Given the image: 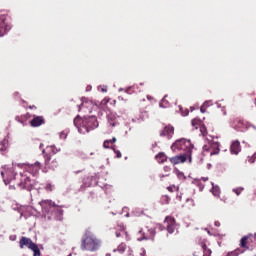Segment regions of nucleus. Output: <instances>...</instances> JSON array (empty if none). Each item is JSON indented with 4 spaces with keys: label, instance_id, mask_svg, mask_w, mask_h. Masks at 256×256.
<instances>
[{
    "label": "nucleus",
    "instance_id": "nucleus-24",
    "mask_svg": "<svg viewBox=\"0 0 256 256\" xmlns=\"http://www.w3.org/2000/svg\"><path fill=\"white\" fill-rule=\"evenodd\" d=\"M247 245V237H243L241 239V247H245Z\"/></svg>",
    "mask_w": 256,
    "mask_h": 256
},
{
    "label": "nucleus",
    "instance_id": "nucleus-12",
    "mask_svg": "<svg viewBox=\"0 0 256 256\" xmlns=\"http://www.w3.org/2000/svg\"><path fill=\"white\" fill-rule=\"evenodd\" d=\"M43 123H45V120L43 119V117L41 116H35L31 122L30 125L32 127H41V125H43Z\"/></svg>",
    "mask_w": 256,
    "mask_h": 256
},
{
    "label": "nucleus",
    "instance_id": "nucleus-7",
    "mask_svg": "<svg viewBox=\"0 0 256 256\" xmlns=\"http://www.w3.org/2000/svg\"><path fill=\"white\" fill-rule=\"evenodd\" d=\"M20 247L23 249L24 247H27L28 249H31L33 251L34 256H41V251L39 250V247L37 244L33 243V241L27 237H22L20 240Z\"/></svg>",
    "mask_w": 256,
    "mask_h": 256
},
{
    "label": "nucleus",
    "instance_id": "nucleus-20",
    "mask_svg": "<svg viewBox=\"0 0 256 256\" xmlns=\"http://www.w3.org/2000/svg\"><path fill=\"white\" fill-rule=\"evenodd\" d=\"M176 175L178 179L183 180L185 179V174L183 172H179V170H176Z\"/></svg>",
    "mask_w": 256,
    "mask_h": 256
},
{
    "label": "nucleus",
    "instance_id": "nucleus-9",
    "mask_svg": "<svg viewBox=\"0 0 256 256\" xmlns=\"http://www.w3.org/2000/svg\"><path fill=\"white\" fill-rule=\"evenodd\" d=\"M164 225L165 227H167L168 233H175V219L171 217H166Z\"/></svg>",
    "mask_w": 256,
    "mask_h": 256
},
{
    "label": "nucleus",
    "instance_id": "nucleus-36",
    "mask_svg": "<svg viewBox=\"0 0 256 256\" xmlns=\"http://www.w3.org/2000/svg\"><path fill=\"white\" fill-rule=\"evenodd\" d=\"M112 143H117V138L113 137L112 138Z\"/></svg>",
    "mask_w": 256,
    "mask_h": 256
},
{
    "label": "nucleus",
    "instance_id": "nucleus-4",
    "mask_svg": "<svg viewBox=\"0 0 256 256\" xmlns=\"http://www.w3.org/2000/svg\"><path fill=\"white\" fill-rule=\"evenodd\" d=\"M74 125L80 133L85 135V133H89V129H97V127H99V122L95 116H91L88 119H81L77 116L74 119Z\"/></svg>",
    "mask_w": 256,
    "mask_h": 256
},
{
    "label": "nucleus",
    "instance_id": "nucleus-23",
    "mask_svg": "<svg viewBox=\"0 0 256 256\" xmlns=\"http://www.w3.org/2000/svg\"><path fill=\"white\" fill-rule=\"evenodd\" d=\"M241 191H243V188H234L233 189V193H235L237 195H241Z\"/></svg>",
    "mask_w": 256,
    "mask_h": 256
},
{
    "label": "nucleus",
    "instance_id": "nucleus-35",
    "mask_svg": "<svg viewBox=\"0 0 256 256\" xmlns=\"http://www.w3.org/2000/svg\"><path fill=\"white\" fill-rule=\"evenodd\" d=\"M46 189H47L48 191H51V184L47 185V186H46Z\"/></svg>",
    "mask_w": 256,
    "mask_h": 256
},
{
    "label": "nucleus",
    "instance_id": "nucleus-10",
    "mask_svg": "<svg viewBox=\"0 0 256 256\" xmlns=\"http://www.w3.org/2000/svg\"><path fill=\"white\" fill-rule=\"evenodd\" d=\"M173 133H175V128L172 126H166L161 131L160 135L161 137H167V139H171V137H173Z\"/></svg>",
    "mask_w": 256,
    "mask_h": 256
},
{
    "label": "nucleus",
    "instance_id": "nucleus-19",
    "mask_svg": "<svg viewBox=\"0 0 256 256\" xmlns=\"http://www.w3.org/2000/svg\"><path fill=\"white\" fill-rule=\"evenodd\" d=\"M192 127H195V129H199V127H201V120L193 119L192 120Z\"/></svg>",
    "mask_w": 256,
    "mask_h": 256
},
{
    "label": "nucleus",
    "instance_id": "nucleus-3",
    "mask_svg": "<svg viewBox=\"0 0 256 256\" xmlns=\"http://www.w3.org/2000/svg\"><path fill=\"white\" fill-rule=\"evenodd\" d=\"M101 248V240L95 236L91 231L87 230L81 238L80 249L82 251H90L95 253Z\"/></svg>",
    "mask_w": 256,
    "mask_h": 256
},
{
    "label": "nucleus",
    "instance_id": "nucleus-31",
    "mask_svg": "<svg viewBox=\"0 0 256 256\" xmlns=\"http://www.w3.org/2000/svg\"><path fill=\"white\" fill-rule=\"evenodd\" d=\"M52 163H54V166H51V168L55 169V167H57V160H53Z\"/></svg>",
    "mask_w": 256,
    "mask_h": 256
},
{
    "label": "nucleus",
    "instance_id": "nucleus-33",
    "mask_svg": "<svg viewBox=\"0 0 256 256\" xmlns=\"http://www.w3.org/2000/svg\"><path fill=\"white\" fill-rule=\"evenodd\" d=\"M215 226H216V227H221V222L216 221V222H215Z\"/></svg>",
    "mask_w": 256,
    "mask_h": 256
},
{
    "label": "nucleus",
    "instance_id": "nucleus-34",
    "mask_svg": "<svg viewBox=\"0 0 256 256\" xmlns=\"http://www.w3.org/2000/svg\"><path fill=\"white\" fill-rule=\"evenodd\" d=\"M248 161H249V163H255V159H253V158H250Z\"/></svg>",
    "mask_w": 256,
    "mask_h": 256
},
{
    "label": "nucleus",
    "instance_id": "nucleus-48",
    "mask_svg": "<svg viewBox=\"0 0 256 256\" xmlns=\"http://www.w3.org/2000/svg\"><path fill=\"white\" fill-rule=\"evenodd\" d=\"M112 127H115V123H112Z\"/></svg>",
    "mask_w": 256,
    "mask_h": 256
},
{
    "label": "nucleus",
    "instance_id": "nucleus-22",
    "mask_svg": "<svg viewBox=\"0 0 256 256\" xmlns=\"http://www.w3.org/2000/svg\"><path fill=\"white\" fill-rule=\"evenodd\" d=\"M109 143H113L112 140H105L104 141V143H103L104 149H109V146H107V145H109Z\"/></svg>",
    "mask_w": 256,
    "mask_h": 256
},
{
    "label": "nucleus",
    "instance_id": "nucleus-6",
    "mask_svg": "<svg viewBox=\"0 0 256 256\" xmlns=\"http://www.w3.org/2000/svg\"><path fill=\"white\" fill-rule=\"evenodd\" d=\"M219 142L216 138H212V140H208L206 144L203 146V153L204 155H207V153H210V155H219Z\"/></svg>",
    "mask_w": 256,
    "mask_h": 256
},
{
    "label": "nucleus",
    "instance_id": "nucleus-1",
    "mask_svg": "<svg viewBox=\"0 0 256 256\" xmlns=\"http://www.w3.org/2000/svg\"><path fill=\"white\" fill-rule=\"evenodd\" d=\"M1 171V176L4 179L5 185H9L10 181L15 179L18 181V187L22 189H29L31 185V179L29 176L24 175L25 171L31 173V175H37L41 169V163L36 162L34 164H16L12 168L4 166Z\"/></svg>",
    "mask_w": 256,
    "mask_h": 256
},
{
    "label": "nucleus",
    "instance_id": "nucleus-49",
    "mask_svg": "<svg viewBox=\"0 0 256 256\" xmlns=\"http://www.w3.org/2000/svg\"><path fill=\"white\" fill-rule=\"evenodd\" d=\"M42 153H45V149H42Z\"/></svg>",
    "mask_w": 256,
    "mask_h": 256
},
{
    "label": "nucleus",
    "instance_id": "nucleus-26",
    "mask_svg": "<svg viewBox=\"0 0 256 256\" xmlns=\"http://www.w3.org/2000/svg\"><path fill=\"white\" fill-rule=\"evenodd\" d=\"M99 89H101L102 93H107V86H99Z\"/></svg>",
    "mask_w": 256,
    "mask_h": 256
},
{
    "label": "nucleus",
    "instance_id": "nucleus-30",
    "mask_svg": "<svg viewBox=\"0 0 256 256\" xmlns=\"http://www.w3.org/2000/svg\"><path fill=\"white\" fill-rule=\"evenodd\" d=\"M177 187L176 186H173V187H168V191H177Z\"/></svg>",
    "mask_w": 256,
    "mask_h": 256
},
{
    "label": "nucleus",
    "instance_id": "nucleus-32",
    "mask_svg": "<svg viewBox=\"0 0 256 256\" xmlns=\"http://www.w3.org/2000/svg\"><path fill=\"white\" fill-rule=\"evenodd\" d=\"M206 109H207L206 107L201 106L200 108L201 113H205Z\"/></svg>",
    "mask_w": 256,
    "mask_h": 256
},
{
    "label": "nucleus",
    "instance_id": "nucleus-14",
    "mask_svg": "<svg viewBox=\"0 0 256 256\" xmlns=\"http://www.w3.org/2000/svg\"><path fill=\"white\" fill-rule=\"evenodd\" d=\"M114 253H120L123 254L125 253V251H127V245L125 243H121L117 249L113 250Z\"/></svg>",
    "mask_w": 256,
    "mask_h": 256
},
{
    "label": "nucleus",
    "instance_id": "nucleus-47",
    "mask_svg": "<svg viewBox=\"0 0 256 256\" xmlns=\"http://www.w3.org/2000/svg\"><path fill=\"white\" fill-rule=\"evenodd\" d=\"M224 115H227V112L223 111Z\"/></svg>",
    "mask_w": 256,
    "mask_h": 256
},
{
    "label": "nucleus",
    "instance_id": "nucleus-18",
    "mask_svg": "<svg viewBox=\"0 0 256 256\" xmlns=\"http://www.w3.org/2000/svg\"><path fill=\"white\" fill-rule=\"evenodd\" d=\"M203 249V256H211V249L207 248V245L203 244L202 246Z\"/></svg>",
    "mask_w": 256,
    "mask_h": 256
},
{
    "label": "nucleus",
    "instance_id": "nucleus-45",
    "mask_svg": "<svg viewBox=\"0 0 256 256\" xmlns=\"http://www.w3.org/2000/svg\"><path fill=\"white\" fill-rule=\"evenodd\" d=\"M81 107H85V103H82V106Z\"/></svg>",
    "mask_w": 256,
    "mask_h": 256
},
{
    "label": "nucleus",
    "instance_id": "nucleus-15",
    "mask_svg": "<svg viewBox=\"0 0 256 256\" xmlns=\"http://www.w3.org/2000/svg\"><path fill=\"white\" fill-rule=\"evenodd\" d=\"M212 194L214 195V197H219V195H221V189L214 183H212Z\"/></svg>",
    "mask_w": 256,
    "mask_h": 256
},
{
    "label": "nucleus",
    "instance_id": "nucleus-42",
    "mask_svg": "<svg viewBox=\"0 0 256 256\" xmlns=\"http://www.w3.org/2000/svg\"><path fill=\"white\" fill-rule=\"evenodd\" d=\"M250 127H253L254 129H256V126H254V125H250Z\"/></svg>",
    "mask_w": 256,
    "mask_h": 256
},
{
    "label": "nucleus",
    "instance_id": "nucleus-51",
    "mask_svg": "<svg viewBox=\"0 0 256 256\" xmlns=\"http://www.w3.org/2000/svg\"><path fill=\"white\" fill-rule=\"evenodd\" d=\"M106 256H111V254H106Z\"/></svg>",
    "mask_w": 256,
    "mask_h": 256
},
{
    "label": "nucleus",
    "instance_id": "nucleus-2",
    "mask_svg": "<svg viewBox=\"0 0 256 256\" xmlns=\"http://www.w3.org/2000/svg\"><path fill=\"white\" fill-rule=\"evenodd\" d=\"M171 149L174 153H177V151H185L184 154L170 158V162L172 163V165H179V163H185L187 159H189V163H191V153L193 151V145L191 144V140H187L185 138L176 140L175 143L172 144Z\"/></svg>",
    "mask_w": 256,
    "mask_h": 256
},
{
    "label": "nucleus",
    "instance_id": "nucleus-39",
    "mask_svg": "<svg viewBox=\"0 0 256 256\" xmlns=\"http://www.w3.org/2000/svg\"><path fill=\"white\" fill-rule=\"evenodd\" d=\"M202 180H204V181H209V178L203 177Z\"/></svg>",
    "mask_w": 256,
    "mask_h": 256
},
{
    "label": "nucleus",
    "instance_id": "nucleus-28",
    "mask_svg": "<svg viewBox=\"0 0 256 256\" xmlns=\"http://www.w3.org/2000/svg\"><path fill=\"white\" fill-rule=\"evenodd\" d=\"M136 256H145V249H141L139 254Z\"/></svg>",
    "mask_w": 256,
    "mask_h": 256
},
{
    "label": "nucleus",
    "instance_id": "nucleus-38",
    "mask_svg": "<svg viewBox=\"0 0 256 256\" xmlns=\"http://www.w3.org/2000/svg\"><path fill=\"white\" fill-rule=\"evenodd\" d=\"M186 115H189V110H186V113L183 114L184 117H186Z\"/></svg>",
    "mask_w": 256,
    "mask_h": 256
},
{
    "label": "nucleus",
    "instance_id": "nucleus-37",
    "mask_svg": "<svg viewBox=\"0 0 256 256\" xmlns=\"http://www.w3.org/2000/svg\"><path fill=\"white\" fill-rule=\"evenodd\" d=\"M106 103H109V100H103V101H102V104L105 105Z\"/></svg>",
    "mask_w": 256,
    "mask_h": 256
},
{
    "label": "nucleus",
    "instance_id": "nucleus-8",
    "mask_svg": "<svg viewBox=\"0 0 256 256\" xmlns=\"http://www.w3.org/2000/svg\"><path fill=\"white\" fill-rule=\"evenodd\" d=\"M6 21H7V17L0 16V37H3V35H5V33H7L9 29H11V27L7 25Z\"/></svg>",
    "mask_w": 256,
    "mask_h": 256
},
{
    "label": "nucleus",
    "instance_id": "nucleus-25",
    "mask_svg": "<svg viewBox=\"0 0 256 256\" xmlns=\"http://www.w3.org/2000/svg\"><path fill=\"white\" fill-rule=\"evenodd\" d=\"M209 105H211V100L205 101L202 106L207 109V107H209Z\"/></svg>",
    "mask_w": 256,
    "mask_h": 256
},
{
    "label": "nucleus",
    "instance_id": "nucleus-43",
    "mask_svg": "<svg viewBox=\"0 0 256 256\" xmlns=\"http://www.w3.org/2000/svg\"><path fill=\"white\" fill-rule=\"evenodd\" d=\"M10 189H15V186H10Z\"/></svg>",
    "mask_w": 256,
    "mask_h": 256
},
{
    "label": "nucleus",
    "instance_id": "nucleus-46",
    "mask_svg": "<svg viewBox=\"0 0 256 256\" xmlns=\"http://www.w3.org/2000/svg\"><path fill=\"white\" fill-rule=\"evenodd\" d=\"M160 107H163V103H160Z\"/></svg>",
    "mask_w": 256,
    "mask_h": 256
},
{
    "label": "nucleus",
    "instance_id": "nucleus-21",
    "mask_svg": "<svg viewBox=\"0 0 256 256\" xmlns=\"http://www.w3.org/2000/svg\"><path fill=\"white\" fill-rule=\"evenodd\" d=\"M123 235H127V232H125V228H122L121 232H116V237H123Z\"/></svg>",
    "mask_w": 256,
    "mask_h": 256
},
{
    "label": "nucleus",
    "instance_id": "nucleus-27",
    "mask_svg": "<svg viewBox=\"0 0 256 256\" xmlns=\"http://www.w3.org/2000/svg\"><path fill=\"white\" fill-rule=\"evenodd\" d=\"M60 139H67V134H65V132H61Z\"/></svg>",
    "mask_w": 256,
    "mask_h": 256
},
{
    "label": "nucleus",
    "instance_id": "nucleus-50",
    "mask_svg": "<svg viewBox=\"0 0 256 256\" xmlns=\"http://www.w3.org/2000/svg\"><path fill=\"white\" fill-rule=\"evenodd\" d=\"M217 105H218V107H221V105L220 104H218V103H216Z\"/></svg>",
    "mask_w": 256,
    "mask_h": 256
},
{
    "label": "nucleus",
    "instance_id": "nucleus-53",
    "mask_svg": "<svg viewBox=\"0 0 256 256\" xmlns=\"http://www.w3.org/2000/svg\"><path fill=\"white\" fill-rule=\"evenodd\" d=\"M120 91H123V89H122V88H120Z\"/></svg>",
    "mask_w": 256,
    "mask_h": 256
},
{
    "label": "nucleus",
    "instance_id": "nucleus-41",
    "mask_svg": "<svg viewBox=\"0 0 256 256\" xmlns=\"http://www.w3.org/2000/svg\"><path fill=\"white\" fill-rule=\"evenodd\" d=\"M39 149H43V144H40Z\"/></svg>",
    "mask_w": 256,
    "mask_h": 256
},
{
    "label": "nucleus",
    "instance_id": "nucleus-44",
    "mask_svg": "<svg viewBox=\"0 0 256 256\" xmlns=\"http://www.w3.org/2000/svg\"><path fill=\"white\" fill-rule=\"evenodd\" d=\"M59 151H61V148H59V149L56 150V152H59Z\"/></svg>",
    "mask_w": 256,
    "mask_h": 256
},
{
    "label": "nucleus",
    "instance_id": "nucleus-11",
    "mask_svg": "<svg viewBox=\"0 0 256 256\" xmlns=\"http://www.w3.org/2000/svg\"><path fill=\"white\" fill-rule=\"evenodd\" d=\"M230 149L233 155H239V153H241V144L239 141H233Z\"/></svg>",
    "mask_w": 256,
    "mask_h": 256
},
{
    "label": "nucleus",
    "instance_id": "nucleus-52",
    "mask_svg": "<svg viewBox=\"0 0 256 256\" xmlns=\"http://www.w3.org/2000/svg\"><path fill=\"white\" fill-rule=\"evenodd\" d=\"M162 101H165V98H162Z\"/></svg>",
    "mask_w": 256,
    "mask_h": 256
},
{
    "label": "nucleus",
    "instance_id": "nucleus-29",
    "mask_svg": "<svg viewBox=\"0 0 256 256\" xmlns=\"http://www.w3.org/2000/svg\"><path fill=\"white\" fill-rule=\"evenodd\" d=\"M114 152L116 153L117 158L121 159V152L119 150H115Z\"/></svg>",
    "mask_w": 256,
    "mask_h": 256
},
{
    "label": "nucleus",
    "instance_id": "nucleus-40",
    "mask_svg": "<svg viewBox=\"0 0 256 256\" xmlns=\"http://www.w3.org/2000/svg\"><path fill=\"white\" fill-rule=\"evenodd\" d=\"M30 109H37V107H35V106H30Z\"/></svg>",
    "mask_w": 256,
    "mask_h": 256
},
{
    "label": "nucleus",
    "instance_id": "nucleus-5",
    "mask_svg": "<svg viewBox=\"0 0 256 256\" xmlns=\"http://www.w3.org/2000/svg\"><path fill=\"white\" fill-rule=\"evenodd\" d=\"M39 205L42 208V215L45 219H51V213L55 211L57 213L56 219L61 221L63 217V210L60 209L55 202L51 200H42L39 202Z\"/></svg>",
    "mask_w": 256,
    "mask_h": 256
},
{
    "label": "nucleus",
    "instance_id": "nucleus-17",
    "mask_svg": "<svg viewBox=\"0 0 256 256\" xmlns=\"http://www.w3.org/2000/svg\"><path fill=\"white\" fill-rule=\"evenodd\" d=\"M9 145V141L7 139H4L1 143H0V151H6L7 150V146Z\"/></svg>",
    "mask_w": 256,
    "mask_h": 256
},
{
    "label": "nucleus",
    "instance_id": "nucleus-16",
    "mask_svg": "<svg viewBox=\"0 0 256 256\" xmlns=\"http://www.w3.org/2000/svg\"><path fill=\"white\" fill-rule=\"evenodd\" d=\"M156 159H157L158 163H165V161H167V155H165V153L161 152L156 156Z\"/></svg>",
    "mask_w": 256,
    "mask_h": 256
},
{
    "label": "nucleus",
    "instance_id": "nucleus-13",
    "mask_svg": "<svg viewBox=\"0 0 256 256\" xmlns=\"http://www.w3.org/2000/svg\"><path fill=\"white\" fill-rule=\"evenodd\" d=\"M155 237V230L153 228L148 230V233H143V238H138V241H143V239H153Z\"/></svg>",
    "mask_w": 256,
    "mask_h": 256
}]
</instances>
